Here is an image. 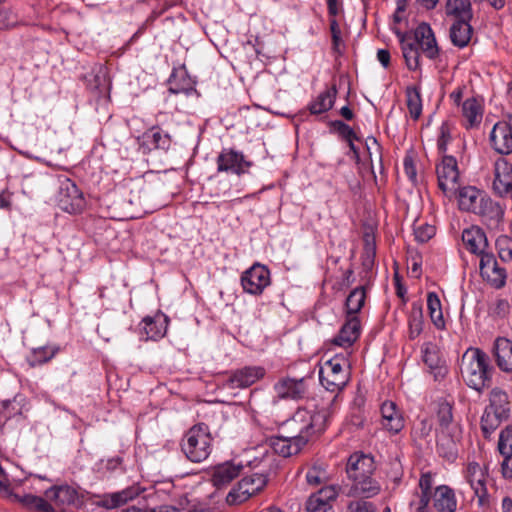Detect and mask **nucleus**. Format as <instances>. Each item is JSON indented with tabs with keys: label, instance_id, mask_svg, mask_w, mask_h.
I'll use <instances>...</instances> for the list:
<instances>
[{
	"label": "nucleus",
	"instance_id": "58836bf2",
	"mask_svg": "<svg viewBox=\"0 0 512 512\" xmlns=\"http://www.w3.org/2000/svg\"><path fill=\"white\" fill-rule=\"evenodd\" d=\"M57 346H42L31 350L27 358L30 367H36L49 362L58 353Z\"/></svg>",
	"mask_w": 512,
	"mask_h": 512
},
{
	"label": "nucleus",
	"instance_id": "8fccbe9b",
	"mask_svg": "<svg viewBox=\"0 0 512 512\" xmlns=\"http://www.w3.org/2000/svg\"><path fill=\"white\" fill-rule=\"evenodd\" d=\"M498 256L503 262H509L512 259V238L507 235H500L495 242Z\"/></svg>",
	"mask_w": 512,
	"mask_h": 512
},
{
	"label": "nucleus",
	"instance_id": "37998d69",
	"mask_svg": "<svg viewBox=\"0 0 512 512\" xmlns=\"http://www.w3.org/2000/svg\"><path fill=\"white\" fill-rule=\"evenodd\" d=\"M366 291L364 287H357L350 292L346 299V311L348 317L357 316L365 303Z\"/></svg>",
	"mask_w": 512,
	"mask_h": 512
},
{
	"label": "nucleus",
	"instance_id": "e433bc0d",
	"mask_svg": "<svg viewBox=\"0 0 512 512\" xmlns=\"http://www.w3.org/2000/svg\"><path fill=\"white\" fill-rule=\"evenodd\" d=\"M337 96L336 85L333 84L330 88L321 92L318 97L309 104V111L311 114H322L330 110L335 102Z\"/></svg>",
	"mask_w": 512,
	"mask_h": 512
},
{
	"label": "nucleus",
	"instance_id": "aec40b11",
	"mask_svg": "<svg viewBox=\"0 0 512 512\" xmlns=\"http://www.w3.org/2000/svg\"><path fill=\"white\" fill-rule=\"evenodd\" d=\"M243 466L233 462H224L216 465L211 470V483L217 489L225 488L234 479L239 477Z\"/></svg>",
	"mask_w": 512,
	"mask_h": 512
},
{
	"label": "nucleus",
	"instance_id": "774afa93",
	"mask_svg": "<svg viewBox=\"0 0 512 512\" xmlns=\"http://www.w3.org/2000/svg\"><path fill=\"white\" fill-rule=\"evenodd\" d=\"M180 510L181 512H211L208 506L202 503H188Z\"/></svg>",
	"mask_w": 512,
	"mask_h": 512
},
{
	"label": "nucleus",
	"instance_id": "338daca9",
	"mask_svg": "<svg viewBox=\"0 0 512 512\" xmlns=\"http://www.w3.org/2000/svg\"><path fill=\"white\" fill-rule=\"evenodd\" d=\"M504 459L502 462V474L505 478H512V452L501 454Z\"/></svg>",
	"mask_w": 512,
	"mask_h": 512
},
{
	"label": "nucleus",
	"instance_id": "4d7b16f0",
	"mask_svg": "<svg viewBox=\"0 0 512 512\" xmlns=\"http://www.w3.org/2000/svg\"><path fill=\"white\" fill-rule=\"evenodd\" d=\"M347 512H376V507L372 502L358 499L349 502Z\"/></svg>",
	"mask_w": 512,
	"mask_h": 512
},
{
	"label": "nucleus",
	"instance_id": "f8f14e48",
	"mask_svg": "<svg viewBox=\"0 0 512 512\" xmlns=\"http://www.w3.org/2000/svg\"><path fill=\"white\" fill-rule=\"evenodd\" d=\"M462 436L460 425H453L448 430H439L437 434V452L449 461L456 459L458 454L457 444Z\"/></svg>",
	"mask_w": 512,
	"mask_h": 512
},
{
	"label": "nucleus",
	"instance_id": "603ef678",
	"mask_svg": "<svg viewBox=\"0 0 512 512\" xmlns=\"http://www.w3.org/2000/svg\"><path fill=\"white\" fill-rule=\"evenodd\" d=\"M415 495L417 499L410 502L412 512H430L429 503L431 498L433 499V494L416 492Z\"/></svg>",
	"mask_w": 512,
	"mask_h": 512
},
{
	"label": "nucleus",
	"instance_id": "4468645a",
	"mask_svg": "<svg viewBox=\"0 0 512 512\" xmlns=\"http://www.w3.org/2000/svg\"><path fill=\"white\" fill-rule=\"evenodd\" d=\"M168 323L169 318L162 312L146 316L140 323L141 339L156 341L163 338L167 332Z\"/></svg>",
	"mask_w": 512,
	"mask_h": 512
},
{
	"label": "nucleus",
	"instance_id": "bb28decb",
	"mask_svg": "<svg viewBox=\"0 0 512 512\" xmlns=\"http://www.w3.org/2000/svg\"><path fill=\"white\" fill-rule=\"evenodd\" d=\"M433 508L437 512H456L455 492L447 485H440L433 492Z\"/></svg>",
	"mask_w": 512,
	"mask_h": 512
},
{
	"label": "nucleus",
	"instance_id": "6ab92c4d",
	"mask_svg": "<svg viewBox=\"0 0 512 512\" xmlns=\"http://www.w3.org/2000/svg\"><path fill=\"white\" fill-rule=\"evenodd\" d=\"M415 46L417 45L422 53L429 59H435L439 55V47L435 35L427 23H421L414 32Z\"/></svg>",
	"mask_w": 512,
	"mask_h": 512
},
{
	"label": "nucleus",
	"instance_id": "2f4dec72",
	"mask_svg": "<svg viewBox=\"0 0 512 512\" xmlns=\"http://www.w3.org/2000/svg\"><path fill=\"white\" fill-rule=\"evenodd\" d=\"M169 92L190 94L195 91V82L184 68L174 69L169 80Z\"/></svg>",
	"mask_w": 512,
	"mask_h": 512
},
{
	"label": "nucleus",
	"instance_id": "7c9ffc66",
	"mask_svg": "<svg viewBox=\"0 0 512 512\" xmlns=\"http://www.w3.org/2000/svg\"><path fill=\"white\" fill-rule=\"evenodd\" d=\"M142 144L149 150H168L171 146V136L159 126H153L143 133Z\"/></svg>",
	"mask_w": 512,
	"mask_h": 512
},
{
	"label": "nucleus",
	"instance_id": "09e8293b",
	"mask_svg": "<svg viewBox=\"0 0 512 512\" xmlns=\"http://www.w3.org/2000/svg\"><path fill=\"white\" fill-rule=\"evenodd\" d=\"M437 421L440 430H448L453 425H459L453 421L452 406L447 402H442L438 405Z\"/></svg>",
	"mask_w": 512,
	"mask_h": 512
},
{
	"label": "nucleus",
	"instance_id": "72a5a7b5",
	"mask_svg": "<svg viewBox=\"0 0 512 512\" xmlns=\"http://www.w3.org/2000/svg\"><path fill=\"white\" fill-rule=\"evenodd\" d=\"M423 361L434 373L435 377L444 376L447 372L445 361L440 357L439 351L432 343H427L422 349Z\"/></svg>",
	"mask_w": 512,
	"mask_h": 512
},
{
	"label": "nucleus",
	"instance_id": "f704fd0d",
	"mask_svg": "<svg viewBox=\"0 0 512 512\" xmlns=\"http://www.w3.org/2000/svg\"><path fill=\"white\" fill-rule=\"evenodd\" d=\"M487 409L496 412L508 419L511 411V404L508 394L501 388L495 387L489 393V404Z\"/></svg>",
	"mask_w": 512,
	"mask_h": 512
},
{
	"label": "nucleus",
	"instance_id": "ddd939ff",
	"mask_svg": "<svg viewBox=\"0 0 512 512\" xmlns=\"http://www.w3.org/2000/svg\"><path fill=\"white\" fill-rule=\"evenodd\" d=\"M375 471V462L372 456L356 452L347 461L346 473L351 481L372 476Z\"/></svg>",
	"mask_w": 512,
	"mask_h": 512
},
{
	"label": "nucleus",
	"instance_id": "bf43d9fd",
	"mask_svg": "<svg viewBox=\"0 0 512 512\" xmlns=\"http://www.w3.org/2000/svg\"><path fill=\"white\" fill-rule=\"evenodd\" d=\"M334 128L337 130V132L346 140H358V137L356 136L353 129L344 123L343 121L337 120L333 122Z\"/></svg>",
	"mask_w": 512,
	"mask_h": 512
},
{
	"label": "nucleus",
	"instance_id": "20e7f679",
	"mask_svg": "<svg viewBox=\"0 0 512 512\" xmlns=\"http://www.w3.org/2000/svg\"><path fill=\"white\" fill-rule=\"evenodd\" d=\"M350 363L348 356L336 354L325 361L319 370V379L322 386L330 392L341 391L350 378Z\"/></svg>",
	"mask_w": 512,
	"mask_h": 512
},
{
	"label": "nucleus",
	"instance_id": "c03bdc74",
	"mask_svg": "<svg viewBox=\"0 0 512 512\" xmlns=\"http://www.w3.org/2000/svg\"><path fill=\"white\" fill-rule=\"evenodd\" d=\"M14 497L28 509H34L41 512H51V504L48 502L46 497L42 498L32 494H15Z\"/></svg>",
	"mask_w": 512,
	"mask_h": 512
},
{
	"label": "nucleus",
	"instance_id": "de8ad7c7",
	"mask_svg": "<svg viewBox=\"0 0 512 512\" xmlns=\"http://www.w3.org/2000/svg\"><path fill=\"white\" fill-rule=\"evenodd\" d=\"M402 54L409 70L415 71L419 68L420 54L414 42L402 41Z\"/></svg>",
	"mask_w": 512,
	"mask_h": 512
},
{
	"label": "nucleus",
	"instance_id": "9d476101",
	"mask_svg": "<svg viewBox=\"0 0 512 512\" xmlns=\"http://www.w3.org/2000/svg\"><path fill=\"white\" fill-rule=\"evenodd\" d=\"M490 142L496 152L502 155L512 153V114L494 124L490 132Z\"/></svg>",
	"mask_w": 512,
	"mask_h": 512
},
{
	"label": "nucleus",
	"instance_id": "f3484780",
	"mask_svg": "<svg viewBox=\"0 0 512 512\" xmlns=\"http://www.w3.org/2000/svg\"><path fill=\"white\" fill-rule=\"evenodd\" d=\"M45 497L51 504V512L54 508L78 506L80 503L77 491L70 486H55L45 492Z\"/></svg>",
	"mask_w": 512,
	"mask_h": 512
},
{
	"label": "nucleus",
	"instance_id": "4c0bfd02",
	"mask_svg": "<svg viewBox=\"0 0 512 512\" xmlns=\"http://www.w3.org/2000/svg\"><path fill=\"white\" fill-rule=\"evenodd\" d=\"M427 308L430 319L434 326L439 330H444L446 327L443 317L442 305L439 296L435 292H428L427 294Z\"/></svg>",
	"mask_w": 512,
	"mask_h": 512
},
{
	"label": "nucleus",
	"instance_id": "c756f323",
	"mask_svg": "<svg viewBox=\"0 0 512 512\" xmlns=\"http://www.w3.org/2000/svg\"><path fill=\"white\" fill-rule=\"evenodd\" d=\"M381 491V486L372 476L361 478L360 480L352 481V485L347 493L349 497H360L361 499H368L378 495Z\"/></svg>",
	"mask_w": 512,
	"mask_h": 512
},
{
	"label": "nucleus",
	"instance_id": "9b49d317",
	"mask_svg": "<svg viewBox=\"0 0 512 512\" xmlns=\"http://www.w3.org/2000/svg\"><path fill=\"white\" fill-rule=\"evenodd\" d=\"M265 375V369L261 366H246L235 370L222 383V388L227 390L247 388Z\"/></svg>",
	"mask_w": 512,
	"mask_h": 512
},
{
	"label": "nucleus",
	"instance_id": "e2e57ef3",
	"mask_svg": "<svg viewBox=\"0 0 512 512\" xmlns=\"http://www.w3.org/2000/svg\"><path fill=\"white\" fill-rule=\"evenodd\" d=\"M449 129L446 125H442L440 128V135L437 141V148L439 153L443 154L447 150V144L450 141Z\"/></svg>",
	"mask_w": 512,
	"mask_h": 512
},
{
	"label": "nucleus",
	"instance_id": "4be33fe9",
	"mask_svg": "<svg viewBox=\"0 0 512 512\" xmlns=\"http://www.w3.org/2000/svg\"><path fill=\"white\" fill-rule=\"evenodd\" d=\"M483 104L476 97L467 98L461 105L462 124L466 129L479 127L483 119Z\"/></svg>",
	"mask_w": 512,
	"mask_h": 512
},
{
	"label": "nucleus",
	"instance_id": "6e6d98bb",
	"mask_svg": "<svg viewBox=\"0 0 512 512\" xmlns=\"http://www.w3.org/2000/svg\"><path fill=\"white\" fill-rule=\"evenodd\" d=\"M329 24H330V32H331V37H332V48L335 52L340 53L341 52L340 48L343 44L340 26H339L336 18H330Z\"/></svg>",
	"mask_w": 512,
	"mask_h": 512
},
{
	"label": "nucleus",
	"instance_id": "393cba45",
	"mask_svg": "<svg viewBox=\"0 0 512 512\" xmlns=\"http://www.w3.org/2000/svg\"><path fill=\"white\" fill-rule=\"evenodd\" d=\"M492 353L499 369L505 373H512V341L506 337H497Z\"/></svg>",
	"mask_w": 512,
	"mask_h": 512
},
{
	"label": "nucleus",
	"instance_id": "6e6552de",
	"mask_svg": "<svg viewBox=\"0 0 512 512\" xmlns=\"http://www.w3.org/2000/svg\"><path fill=\"white\" fill-rule=\"evenodd\" d=\"M240 280L244 292L261 295L264 289L270 285V271L266 266L255 263L242 273Z\"/></svg>",
	"mask_w": 512,
	"mask_h": 512
},
{
	"label": "nucleus",
	"instance_id": "a211bd4d",
	"mask_svg": "<svg viewBox=\"0 0 512 512\" xmlns=\"http://www.w3.org/2000/svg\"><path fill=\"white\" fill-rule=\"evenodd\" d=\"M465 248L478 258L490 252L489 242L485 232L478 226H471L462 232Z\"/></svg>",
	"mask_w": 512,
	"mask_h": 512
},
{
	"label": "nucleus",
	"instance_id": "1a4fd4ad",
	"mask_svg": "<svg viewBox=\"0 0 512 512\" xmlns=\"http://www.w3.org/2000/svg\"><path fill=\"white\" fill-rule=\"evenodd\" d=\"M60 208L70 214L81 213L86 207V200L78 186L66 179L62 182L59 192Z\"/></svg>",
	"mask_w": 512,
	"mask_h": 512
},
{
	"label": "nucleus",
	"instance_id": "ea45409f",
	"mask_svg": "<svg viewBox=\"0 0 512 512\" xmlns=\"http://www.w3.org/2000/svg\"><path fill=\"white\" fill-rule=\"evenodd\" d=\"M138 496V491L135 488H127L119 492H115L109 495H106L103 498V506L108 509H114L121 505H124L129 500L134 499Z\"/></svg>",
	"mask_w": 512,
	"mask_h": 512
},
{
	"label": "nucleus",
	"instance_id": "3c124183",
	"mask_svg": "<svg viewBox=\"0 0 512 512\" xmlns=\"http://www.w3.org/2000/svg\"><path fill=\"white\" fill-rule=\"evenodd\" d=\"M436 233V228L428 223H419L414 225L415 239L420 243L429 241Z\"/></svg>",
	"mask_w": 512,
	"mask_h": 512
},
{
	"label": "nucleus",
	"instance_id": "39448f33",
	"mask_svg": "<svg viewBox=\"0 0 512 512\" xmlns=\"http://www.w3.org/2000/svg\"><path fill=\"white\" fill-rule=\"evenodd\" d=\"M438 186L445 195H452L459 189V169L455 157L443 155L436 165Z\"/></svg>",
	"mask_w": 512,
	"mask_h": 512
},
{
	"label": "nucleus",
	"instance_id": "0eeeda50",
	"mask_svg": "<svg viewBox=\"0 0 512 512\" xmlns=\"http://www.w3.org/2000/svg\"><path fill=\"white\" fill-rule=\"evenodd\" d=\"M479 273L483 281L495 289H501L506 284V269L498 263L492 251L479 258Z\"/></svg>",
	"mask_w": 512,
	"mask_h": 512
},
{
	"label": "nucleus",
	"instance_id": "dca6fc26",
	"mask_svg": "<svg viewBox=\"0 0 512 512\" xmlns=\"http://www.w3.org/2000/svg\"><path fill=\"white\" fill-rule=\"evenodd\" d=\"M251 166L246 161L244 155L233 149H223L217 157V170L222 172H231L237 175L245 173Z\"/></svg>",
	"mask_w": 512,
	"mask_h": 512
},
{
	"label": "nucleus",
	"instance_id": "7ed1b4c3",
	"mask_svg": "<svg viewBox=\"0 0 512 512\" xmlns=\"http://www.w3.org/2000/svg\"><path fill=\"white\" fill-rule=\"evenodd\" d=\"M212 441L208 425L199 423L185 433L181 441V450L189 461L200 463L211 454Z\"/></svg>",
	"mask_w": 512,
	"mask_h": 512
},
{
	"label": "nucleus",
	"instance_id": "473e14b6",
	"mask_svg": "<svg viewBox=\"0 0 512 512\" xmlns=\"http://www.w3.org/2000/svg\"><path fill=\"white\" fill-rule=\"evenodd\" d=\"M485 194L472 186L463 187L458 193L459 208L466 212L474 213L483 201Z\"/></svg>",
	"mask_w": 512,
	"mask_h": 512
},
{
	"label": "nucleus",
	"instance_id": "c85d7f7f",
	"mask_svg": "<svg viewBox=\"0 0 512 512\" xmlns=\"http://www.w3.org/2000/svg\"><path fill=\"white\" fill-rule=\"evenodd\" d=\"M275 391L280 398L300 399L305 395L307 386L304 378H286L275 385Z\"/></svg>",
	"mask_w": 512,
	"mask_h": 512
},
{
	"label": "nucleus",
	"instance_id": "5fc2aeb1",
	"mask_svg": "<svg viewBox=\"0 0 512 512\" xmlns=\"http://www.w3.org/2000/svg\"><path fill=\"white\" fill-rule=\"evenodd\" d=\"M306 480L310 485L317 486L327 481V473L320 466H313L307 471Z\"/></svg>",
	"mask_w": 512,
	"mask_h": 512
},
{
	"label": "nucleus",
	"instance_id": "052dcab7",
	"mask_svg": "<svg viewBox=\"0 0 512 512\" xmlns=\"http://www.w3.org/2000/svg\"><path fill=\"white\" fill-rule=\"evenodd\" d=\"M318 496H321L324 501L330 505L332 501H334L338 494H339V487L335 485H328L322 487L320 490L317 491Z\"/></svg>",
	"mask_w": 512,
	"mask_h": 512
},
{
	"label": "nucleus",
	"instance_id": "79ce46f5",
	"mask_svg": "<svg viewBox=\"0 0 512 512\" xmlns=\"http://www.w3.org/2000/svg\"><path fill=\"white\" fill-rule=\"evenodd\" d=\"M423 311L421 305L413 304L408 317V334L410 339L417 338L423 331Z\"/></svg>",
	"mask_w": 512,
	"mask_h": 512
},
{
	"label": "nucleus",
	"instance_id": "13d9d810",
	"mask_svg": "<svg viewBox=\"0 0 512 512\" xmlns=\"http://www.w3.org/2000/svg\"><path fill=\"white\" fill-rule=\"evenodd\" d=\"M329 506L321 496H318V492L313 493L306 502V510L308 512H321L325 511L326 507Z\"/></svg>",
	"mask_w": 512,
	"mask_h": 512
},
{
	"label": "nucleus",
	"instance_id": "a18cd8bd",
	"mask_svg": "<svg viewBox=\"0 0 512 512\" xmlns=\"http://www.w3.org/2000/svg\"><path fill=\"white\" fill-rule=\"evenodd\" d=\"M446 13L457 20H470L472 17L471 5L467 0H447Z\"/></svg>",
	"mask_w": 512,
	"mask_h": 512
},
{
	"label": "nucleus",
	"instance_id": "49530a36",
	"mask_svg": "<svg viewBox=\"0 0 512 512\" xmlns=\"http://www.w3.org/2000/svg\"><path fill=\"white\" fill-rule=\"evenodd\" d=\"M406 102L412 119L417 120L422 113V100L420 90L417 87H408L406 90Z\"/></svg>",
	"mask_w": 512,
	"mask_h": 512
},
{
	"label": "nucleus",
	"instance_id": "0e129e2a",
	"mask_svg": "<svg viewBox=\"0 0 512 512\" xmlns=\"http://www.w3.org/2000/svg\"><path fill=\"white\" fill-rule=\"evenodd\" d=\"M432 485H433V478L431 473H423L419 479L418 487L419 492H424L428 494L432 493Z\"/></svg>",
	"mask_w": 512,
	"mask_h": 512
},
{
	"label": "nucleus",
	"instance_id": "c9c22d12",
	"mask_svg": "<svg viewBox=\"0 0 512 512\" xmlns=\"http://www.w3.org/2000/svg\"><path fill=\"white\" fill-rule=\"evenodd\" d=\"M472 37V27L469 20H456L450 27V39L453 45L464 48Z\"/></svg>",
	"mask_w": 512,
	"mask_h": 512
},
{
	"label": "nucleus",
	"instance_id": "864d4df0",
	"mask_svg": "<svg viewBox=\"0 0 512 512\" xmlns=\"http://www.w3.org/2000/svg\"><path fill=\"white\" fill-rule=\"evenodd\" d=\"M498 449L501 454L512 453V425L506 426L500 432Z\"/></svg>",
	"mask_w": 512,
	"mask_h": 512
},
{
	"label": "nucleus",
	"instance_id": "a19ab883",
	"mask_svg": "<svg viewBox=\"0 0 512 512\" xmlns=\"http://www.w3.org/2000/svg\"><path fill=\"white\" fill-rule=\"evenodd\" d=\"M507 420L496 412H493L485 407L481 417V430L485 438H489L491 434L500 426V424Z\"/></svg>",
	"mask_w": 512,
	"mask_h": 512
},
{
	"label": "nucleus",
	"instance_id": "412c9836",
	"mask_svg": "<svg viewBox=\"0 0 512 512\" xmlns=\"http://www.w3.org/2000/svg\"><path fill=\"white\" fill-rule=\"evenodd\" d=\"M361 335V322L358 316L346 318L339 333L334 337L333 343L342 348H350Z\"/></svg>",
	"mask_w": 512,
	"mask_h": 512
},
{
	"label": "nucleus",
	"instance_id": "a878e982",
	"mask_svg": "<svg viewBox=\"0 0 512 512\" xmlns=\"http://www.w3.org/2000/svg\"><path fill=\"white\" fill-rule=\"evenodd\" d=\"M260 484L254 486L255 479L253 477H244L238 482V488H233L226 496V501L230 505L242 503L258 491L263 484L261 477H258Z\"/></svg>",
	"mask_w": 512,
	"mask_h": 512
},
{
	"label": "nucleus",
	"instance_id": "5701e85b",
	"mask_svg": "<svg viewBox=\"0 0 512 512\" xmlns=\"http://www.w3.org/2000/svg\"><path fill=\"white\" fill-rule=\"evenodd\" d=\"M474 214L479 215L486 226L494 228L502 221L504 211L497 202L485 195Z\"/></svg>",
	"mask_w": 512,
	"mask_h": 512
},
{
	"label": "nucleus",
	"instance_id": "cd10ccee",
	"mask_svg": "<svg viewBox=\"0 0 512 512\" xmlns=\"http://www.w3.org/2000/svg\"><path fill=\"white\" fill-rule=\"evenodd\" d=\"M266 442L275 453L283 457L297 454L303 447L295 439L286 438L285 433L281 430L278 435L269 437Z\"/></svg>",
	"mask_w": 512,
	"mask_h": 512
},
{
	"label": "nucleus",
	"instance_id": "423d86ee",
	"mask_svg": "<svg viewBox=\"0 0 512 512\" xmlns=\"http://www.w3.org/2000/svg\"><path fill=\"white\" fill-rule=\"evenodd\" d=\"M487 471L486 468L476 462L467 465L465 478L470 484L477 498L478 506L482 509L490 507V495L487 490Z\"/></svg>",
	"mask_w": 512,
	"mask_h": 512
},
{
	"label": "nucleus",
	"instance_id": "f03ea898",
	"mask_svg": "<svg viewBox=\"0 0 512 512\" xmlns=\"http://www.w3.org/2000/svg\"><path fill=\"white\" fill-rule=\"evenodd\" d=\"M494 368L488 355L480 348H468L461 359V374L466 384L481 392L490 385Z\"/></svg>",
	"mask_w": 512,
	"mask_h": 512
},
{
	"label": "nucleus",
	"instance_id": "680f3d73",
	"mask_svg": "<svg viewBox=\"0 0 512 512\" xmlns=\"http://www.w3.org/2000/svg\"><path fill=\"white\" fill-rule=\"evenodd\" d=\"M16 20L11 11L2 9L0 10V32L13 27Z\"/></svg>",
	"mask_w": 512,
	"mask_h": 512
},
{
	"label": "nucleus",
	"instance_id": "2eb2a0df",
	"mask_svg": "<svg viewBox=\"0 0 512 512\" xmlns=\"http://www.w3.org/2000/svg\"><path fill=\"white\" fill-rule=\"evenodd\" d=\"M493 190L502 197L512 194V164L503 157L494 162Z\"/></svg>",
	"mask_w": 512,
	"mask_h": 512
},
{
	"label": "nucleus",
	"instance_id": "f257e3e1",
	"mask_svg": "<svg viewBox=\"0 0 512 512\" xmlns=\"http://www.w3.org/2000/svg\"><path fill=\"white\" fill-rule=\"evenodd\" d=\"M327 419L328 413L325 410L312 413L301 408L282 424L280 430L285 433L286 438L295 439L304 446L313 434L325 429Z\"/></svg>",
	"mask_w": 512,
	"mask_h": 512
},
{
	"label": "nucleus",
	"instance_id": "b1692460",
	"mask_svg": "<svg viewBox=\"0 0 512 512\" xmlns=\"http://www.w3.org/2000/svg\"><path fill=\"white\" fill-rule=\"evenodd\" d=\"M381 424L385 430L392 434L399 433L404 428V418L392 401H386L381 406Z\"/></svg>",
	"mask_w": 512,
	"mask_h": 512
},
{
	"label": "nucleus",
	"instance_id": "69168bd1",
	"mask_svg": "<svg viewBox=\"0 0 512 512\" xmlns=\"http://www.w3.org/2000/svg\"><path fill=\"white\" fill-rule=\"evenodd\" d=\"M404 171L411 181H415L417 177L416 167L413 159L406 156L403 161Z\"/></svg>",
	"mask_w": 512,
	"mask_h": 512
}]
</instances>
